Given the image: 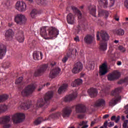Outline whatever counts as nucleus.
Masks as SVG:
<instances>
[{
	"instance_id": "4be33fe9",
	"label": "nucleus",
	"mask_w": 128,
	"mask_h": 128,
	"mask_svg": "<svg viewBox=\"0 0 128 128\" xmlns=\"http://www.w3.org/2000/svg\"><path fill=\"white\" fill-rule=\"evenodd\" d=\"M94 106L96 108L104 106H106V100L104 99L99 98L96 102Z\"/></svg>"
},
{
	"instance_id": "a211bd4d",
	"label": "nucleus",
	"mask_w": 128,
	"mask_h": 128,
	"mask_svg": "<svg viewBox=\"0 0 128 128\" xmlns=\"http://www.w3.org/2000/svg\"><path fill=\"white\" fill-rule=\"evenodd\" d=\"M16 38L19 42H24V32L20 31L16 34Z\"/></svg>"
},
{
	"instance_id": "6e6d98bb",
	"label": "nucleus",
	"mask_w": 128,
	"mask_h": 128,
	"mask_svg": "<svg viewBox=\"0 0 128 128\" xmlns=\"http://www.w3.org/2000/svg\"><path fill=\"white\" fill-rule=\"evenodd\" d=\"M120 116H118L117 117H116L115 120V122L118 123L120 121Z\"/></svg>"
},
{
	"instance_id": "680f3d73",
	"label": "nucleus",
	"mask_w": 128,
	"mask_h": 128,
	"mask_svg": "<svg viewBox=\"0 0 128 128\" xmlns=\"http://www.w3.org/2000/svg\"><path fill=\"white\" fill-rule=\"evenodd\" d=\"M74 40L75 42H80V37H78V36H76V38H74Z\"/></svg>"
},
{
	"instance_id": "4468645a",
	"label": "nucleus",
	"mask_w": 128,
	"mask_h": 128,
	"mask_svg": "<svg viewBox=\"0 0 128 128\" xmlns=\"http://www.w3.org/2000/svg\"><path fill=\"white\" fill-rule=\"evenodd\" d=\"M60 72V68H58V67H56L50 71L49 76L50 78H56Z\"/></svg>"
},
{
	"instance_id": "09e8293b",
	"label": "nucleus",
	"mask_w": 128,
	"mask_h": 128,
	"mask_svg": "<svg viewBox=\"0 0 128 128\" xmlns=\"http://www.w3.org/2000/svg\"><path fill=\"white\" fill-rule=\"evenodd\" d=\"M128 120H124V123L122 124V127L124 128H126L128 126Z\"/></svg>"
},
{
	"instance_id": "a878e982",
	"label": "nucleus",
	"mask_w": 128,
	"mask_h": 128,
	"mask_svg": "<svg viewBox=\"0 0 128 128\" xmlns=\"http://www.w3.org/2000/svg\"><path fill=\"white\" fill-rule=\"evenodd\" d=\"M88 92L90 98H96L98 95V90L94 88H90L88 90Z\"/></svg>"
},
{
	"instance_id": "bb28decb",
	"label": "nucleus",
	"mask_w": 128,
	"mask_h": 128,
	"mask_svg": "<svg viewBox=\"0 0 128 128\" xmlns=\"http://www.w3.org/2000/svg\"><path fill=\"white\" fill-rule=\"evenodd\" d=\"M5 36L8 40H12L14 36V32L12 29L8 30L5 33Z\"/></svg>"
},
{
	"instance_id": "f3484780",
	"label": "nucleus",
	"mask_w": 128,
	"mask_h": 128,
	"mask_svg": "<svg viewBox=\"0 0 128 128\" xmlns=\"http://www.w3.org/2000/svg\"><path fill=\"white\" fill-rule=\"evenodd\" d=\"M77 96L78 94L76 92H74L71 94L66 96L64 98V100L65 102H70L71 100H74Z\"/></svg>"
},
{
	"instance_id": "bf43d9fd",
	"label": "nucleus",
	"mask_w": 128,
	"mask_h": 128,
	"mask_svg": "<svg viewBox=\"0 0 128 128\" xmlns=\"http://www.w3.org/2000/svg\"><path fill=\"white\" fill-rule=\"evenodd\" d=\"M78 118L82 119V118H84V114H78Z\"/></svg>"
},
{
	"instance_id": "c9c22d12",
	"label": "nucleus",
	"mask_w": 128,
	"mask_h": 128,
	"mask_svg": "<svg viewBox=\"0 0 128 128\" xmlns=\"http://www.w3.org/2000/svg\"><path fill=\"white\" fill-rule=\"evenodd\" d=\"M8 98V94H3L2 96H0V102H4V100H6Z\"/></svg>"
},
{
	"instance_id": "9d476101",
	"label": "nucleus",
	"mask_w": 128,
	"mask_h": 128,
	"mask_svg": "<svg viewBox=\"0 0 128 128\" xmlns=\"http://www.w3.org/2000/svg\"><path fill=\"white\" fill-rule=\"evenodd\" d=\"M16 10L24 12L26 10V4L22 1H18L16 3Z\"/></svg>"
},
{
	"instance_id": "473e14b6",
	"label": "nucleus",
	"mask_w": 128,
	"mask_h": 128,
	"mask_svg": "<svg viewBox=\"0 0 128 128\" xmlns=\"http://www.w3.org/2000/svg\"><path fill=\"white\" fill-rule=\"evenodd\" d=\"M115 34L118 36H122L124 34V30L122 28H119L115 31Z\"/></svg>"
},
{
	"instance_id": "4c0bfd02",
	"label": "nucleus",
	"mask_w": 128,
	"mask_h": 128,
	"mask_svg": "<svg viewBox=\"0 0 128 128\" xmlns=\"http://www.w3.org/2000/svg\"><path fill=\"white\" fill-rule=\"evenodd\" d=\"M8 110V106L4 104H2L0 106V114L6 112Z\"/></svg>"
},
{
	"instance_id": "72a5a7b5",
	"label": "nucleus",
	"mask_w": 128,
	"mask_h": 128,
	"mask_svg": "<svg viewBox=\"0 0 128 128\" xmlns=\"http://www.w3.org/2000/svg\"><path fill=\"white\" fill-rule=\"evenodd\" d=\"M66 20L69 24H74L76 22V19L74 16H67Z\"/></svg>"
},
{
	"instance_id": "20e7f679",
	"label": "nucleus",
	"mask_w": 128,
	"mask_h": 128,
	"mask_svg": "<svg viewBox=\"0 0 128 128\" xmlns=\"http://www.w3.org/2000/svg\"><path fill=\"white\" fill-rule=\"evenodd\" d=\"M100 36L103 42H100V50L104 52V50H106V49L108 48V44L106 42L108 40L110 36H108V34L104 30H101L100 32Z\"/></svg>"
},
{
	"instance_id": "5701e85b",
	"label": "nucleus",
	"mask_w": 128,
	"mask_h": 128,
	"mask_svg": "<svg viewBox=\"0 0 128 128\" xmlns=\"http://www.w3.org/2000/svg\"><path fill=\"white\" fill-rule=\"evenodd\" d=\"M88 10L90 12V14L92 16H96V6L94 5H90L88 6Z\"/></svg>"
},
{
	"instance_id": "0e129e2a",
	"label": "nucleus",
	"mask_w": 128,
	"mask_h": 128,
	"mask_svg": "<svg viewBox=\"0 0 128 128\" xmlns=\"http://www.w3.org/2000/svg\"><path fill=\"white\" fill-rule=\"evenodd\" d=\"M96 36L97 38V40H100V32H98Z\"/></svg>"
},
{
	"instance_id": "603ef678",
	"label": "nucleus",
	"mask_w": 128,
	"mask_h": 128,
	"mask_svg": "<svg viewBox=\"0 0 128 128\" xmlns=\"http://www.w3.org/2000/svg\"><path fill=\"white\" fill-rule=\"evenodd\" d=\"M119 50L122 52H126V48H124L122 46H119Z\"/></svg>"
},
{
	"instance_id": "393cba45",
	"label": "nucleus",
	"mask_w": 128,
	"mask_h": 128,
	"mask_svg": "<svg viewBox=\"0 0 128 128\" xmlns=\"http://www.w3.org/2000/svg\"><path fill=\"white\" fill-rule=\"evenodd\" d=\"M106 72H108V66H106V64L104 63L100 68V76H104Z\"/></svg>"
},
{
	"instance_id": "c03bdc74",
	"label": "nucleus",
	"mask_w": 128,
	"mask_h": 128,
	"mask_svg": "<svg viewBox=\"0 0 128 128\" xmlns=\"http://www.w3.org/2000/svg\"><path fill=\"white\" fill-rule=\"evenodd\" d=\"M114 52H113L112 49H110L108 52V56L109 58H114Z\"/></svg>"
},
{
	"instance_id": "0eeeda50",
	"label": "nucleus",
	"mask_w": 128,
	"mask_h": 128,
	"mask_svg": "<svg viewBox=\"0 0 128 128\" xmlns=\"http://www.w3.org/2000/svg\"><path fill=\"white\" fill-rule=\"evenodd\" d=\"M25 118L26 116L24 114L22 113H17L12 116V118L14 124H20V122H22L24 121Z\"/></svg>"
},
{
	"instance_id": "412c9836",
	"label": "nucleus",
	"mask_w": 128,
	"mask_h": 128,
	"mask_svg": "<svg viewBox=\"0 0 128 128\" xmlns=\"http://www.w3.org/2000/svg\"><path fill=\"white\" fill-rule=\"evenodd\" d=\"M6 46L4 44L0 45V60L2 58L6 56Z\"/></svg>"
},
{
	"instance_id": "338daca9",
	"label": "nucleus",
	"mask_w": 128,
	"mask_h": 128,
	"mask_svg": "<svg viewBox=\"0 0 128 128\" xmlns=\"http://www.w3.org/2000/svg\"><path fill=\"white\" fill-rule=\"evenodd\" d=\"M95 124H96V122L92 121L91 122L90 126H94Z\"/></svg>"
},
{
	"instance_id": "f03ea898",
	"label": "nucleus",
	"mask_w": 128,
	"mask_h": 128,
	"mask_svg": "<svg viewBox=\"0 0 128 128\" xmlns=\"http://www.w3.org/2000/svg\"><path fill=\"white\" fill-rule=\"evenodd\" d=\"M54 96V92L49 91L46 94L44 99L40 98L37 101L36 104L34 106V108H42L44 106H48L50 104V100Z\"/></svg>"
},
{
	"instance_id": "3c124183",
	"label": "nucleus",
	"mask_w": 128,
	"mask_h": 128,
	"mask_svg": "<svg viewBox=\"0 0 128 128\" xmlns=\"http://www.w3.org/2000/svg\"><path fill=\"white\" fill-rule=\"evenodd\" d=\"M68 58L67 56H64L62 59V62H64V64H65V62H68Z\"/></svg>"
},
{
	"instance_id": "6e6552de",
	"label": "nucleus",
	"mask_w": 128,
	"mask_h": 128,
	"mask_svg": "<svg viewBox=\"0 0 128 128\" xmlns=\"http://www.w3.org/2000/svg\"><path fill=\"white\" fill-rule=\"evenodd\" d=\"M10 120V116H6L0 118V124H4V128H9L10 127V124H8Z\"/></svg>"
},
{
	"instance_id": "9b49d317",
	"label": "nucleus",
	"mask_w": 128,
	"mask_h": 128,
	"mask_svg": "<svg viewBox=\"0 0 128 128\" xmlns=\"http://www.w3.org/2000/svg\"><path fill=\"white\" fill-rule=\"evenodd\" d=\"M119 78H120V72L115 71L112 73L110 74L108 76V80H118Z\"/></svg>"
},
{
	"instance_id": "ea45409f",
	"label": "nucleus",
	"mask_w": 128,
	"mask_h": 128,
	"mask_svg": "<svg viewBox=\"0 0 128 128\" xmlns=\"http://www.w3.org/2000/svg\"><path fill=\"white\" fill-rule=\"evenodd\" d=\"M61 114L62 113L60 112H57L56 113L52 114L50 116V118H58V116H60Z\"/></svg>"
},
{
	"instance_id": "423d86ee",
	"label": "nucleus",
	"mask_w": 128,
	"mask_h": 128,
	"mask_svg": "<svg viewBox=\"0 0 128 128\" xmlns=\"http://www.w3.org/2000/svg\"><path fill=\"white\" fill-rule=\"evenodd\" d=\"M36 86V84H30L26 86L24 88L22 91L21 94L23 96H28L30 94H32L34 92Z\"/></svg>"
},
{
	"instance_id": "7ed1b4c3",
	"label": "nucleus",
	"mask_w": 128,
	"mask_h": 128,
	"mask_svg": "<svg viewBox=\"0 0 128 128\" xmlns=\"http://www.w3.org/2000/svg\"><path fill=\"white\" fill-rule=\"evenodd\" d=\"M120 92H122V88H118L112 92V96H115V98H112L109 102V106H116V104H118V102L120 100L122 96L119 94Z\"/></svg>"
},
{
	"instance_id": "ddd939ff",
	"label": "nucleus",
	"mask_w": 128,
	"mask_h": 128,
	"mask_svg": "<svg viewBox=\"0 0 128 128\" xmlns=\"http://www.w3.org/2000/svg\"><path fill=\"white\" fill-rule=\"evenodd\" d=\"M88 108L82 104H78L76 106V112L77 114L86 112Z\"/></svg>"
},
{
	"instance_id": "79ce46f5",
	"label": "nucleus",
	"mask_w": 128,
	"mask_h": 128,
	"mask_svg": "<svg viewBox=\"0 0 128 128\" xmlns=\"http://www.w3.org/2000/svg\"><path fill=\"white\" fill-rule=\"evenodd\" d=\"M100 2H101V4H103L104 8H108V0H100Z\"/></svg>"
},
{
	"instance_id": "e2e57ef3",
	"label": "nucleus",
	"mask_w": 128,
	"mask_h": 128,
	"mask_svg": "<svg viewBox=\"0 0 128 128\" xmlns=\"http://www.w3.org/2000/svg\"><path fill=\"white\" fill-rule=\"evenodd\" d=\"M110 116V115L108 114H106L103 116L104 120H106V118H108Z\"/></svg>"
},
{
	"instance_id": "39448f33",
	"label": "nucleus",
	"mask_w": 128,
	"mask_h": 128,
	"mask_svg": "<svg viewBox=\"0 0 128 128\" xmlns=\"http://www.w3.org/2000/svg\"><path fill=\"white\" fill-rule=\"evenodd\" d=\"M78 22H79L78 25L76 26V30L78 32V34L80 32L86 30L88 28V22L86 20L84 16H78Z\"/></svg>"
},
{
	"instance_id": "774afa93",
	"label": "nucleus",
	"mask_w": 128,
	"mask_h": 128,
	"mask_svg": "<svg viewBox=\"0 0 128 128\" xmlns=\"http://www.w3.org/2000/svg\"><path fill=\"white\" fill-rule=\"evenodd\" d=\"M117 66H122V62L118 61L117 62Z\"/></svg>"
},
{
	"instance_id": "4d7b16f0",
	"label": "nucleus",
	"mask_w": 128,
	"mask_h": 128,
	"mask_svg": "<svg viewBox=\"0 0 128 128\" xmlns=\"http://www.w3.org/2000/svg\"><path fill=\"white\" fill-rule=\"evenodd\" d=\"M110 7L112 8L114 4V0H110Z\"/></svg>"
},
{
	"instance_id": "7c9ffc66",
	"label": "nucleus",
	"mask_w": 128,
	"mask_h": 128,
	"mask_svg": "<svg viewBox=\"0 0 128 128\" xmlns=\"http://www.w3.org/2000/svg\"><path fill=\"white\" fill-rule=\"evenodd\" d=\"M68 86V84H63L58 90V94H62V92H64L66 90Z\"/></svg>"
},
{
	"instance_id": "f704fd0d",
	"label": "nucleus",
	"mask_w": 128,
	"mask_h": 128,
	"mask_svg": "<svg viewBox=\"0 0 128 128\" xmlns=\"http://www.w3.org/2000/svg\"><path fill=\"white\" fill-rule=\"evenodd\" d=\"M88 121H82L80 122V124H79V126H82V128H88Z\"/></svg>"
},
{
	"instance_id": "c85d7f7f",
	"label": "nucleus",
	"mask_w": 128,
	"mask_h": 128,
	"mask_svg": "<svg viewBox=\"0 0 128 128\" xmlns=\"http://www.w3.org/2000/svg\"><path fill=\"white\" fill-rule=\"evenodd\" d=\"M50 120V117L48 118H46V119L44 120V118H42L39 117L34 120V124H36V126H38V124H42V122H44H44L46 120Z\"/></svg>"
},
{
	"instance_id": "de8ad7c7",
	"label": "nucleus",
	"mask_w": 128,
	"mask_h": 128,
	"mask_svg": "<svg viewBox=\"0 0 128 128\" xmlns=\"http://www.w3.org/2000/svg\"><path fill=\"white\" fill-rule=\"evenodd\" d=\"M34 46H36V41H33L29 44V47L30 48H34Z\"/></svg>"
},
{
	"instance_id": "f8f14e48",
	"label": "nucleus",
	"mask_w": 128,
	"mask_h": 128,
	"mask_svg": "<svg viewBox=\"0 0 128 128\" xmlns=\"http://www.w3.org/2000/svg\"><path fill=\"white\" fill-rule=\"evenodd\" d=\"M82 70V62H77L74 66V67L72 70L73 74H78Z\"/></svg>"
},
{
	"instance_id": "6ab92c4d",
	"label": "nucleus",
	"mask_w": 128,
	"mask_h": 128,
	"mask_svg": "<svg viewBox=\"0 0 128 128\" xmlns=\"http://www.w3.org/2000/svg\"><path fill=\"white\" fill-rule=\"evenodd\" d=\"M94 41V36L92 35L87 34L84 38V42L86 44H92V42Z\"/></svg>"
},
{
	"instance_id": "864d4df0",
	"label": "nucleus",
	"mask_w": 128,
	"mask_h": 128,
	"mask_svg": "<svg viewBox=\"0 0 128 128\" xmlns=\"http://www.w3.org/2000/svg\"><path fill=\"white\" fill-rule=\"evenodd\" d=\"M114 126V122H110L108 123V128H112Z\"/></svg>"
},
{
	"instance_id": "5fc2aeb1",
	"label": "nucleus",
	"mask_w": 128,
	"mask_h": 128,
	"mask_svg": "<svg viewBox=\"0 0 128 128\" xmlns=\"http://www.w3.org/2000/svg\"><path fill=\"white\" fill-rule=\"evenodd\" d=\"M5 3L4 4L5 6H10V0H4Z\"/></svg>"
},
{
	"instance_id": "69168bd1",
	"label": "nucleus",
	"mask_w": 128,
	"mask_h": 128,
	"mask_svg": "<svg viewBox=\"0 0 128 128\" xmlns=\"http://www.w3.org/2000/svg\"><path fill=\"white\" fill-rule=\"evenodd\" d=\"M116 118V116H112V118H111V120H114L115 121Z\"/></svg>"
},
{
	"instance_id": "a18cd8bd",
	"label": "nucleus",
	"mask_w": 128,
	"mask_h": 128,
	"mask_svg": "<svg viewBox=\"0 0 128 128\" xmlns=\"http://www.w3.org/2000/svg\"><path fill=\"white\" fill-rule=\"evenodd\" d=\"M10 63L8 62H6L2 66L4 68H10Z\"/></svg>"
},
{
	"instance_id": "58836bf2",
	"label": "nucleus",
	"mask_w": 128,
	"mask_h": 128,
	"mask_svg": "<svg viewBox=\"0 0 128 128\" xmlns=\"http://www.w3.org/2000/svg\"><path fill=\"white\" fill-rule=\"evenodd\" d=\"M36 2L38 4L42 6L46 4H48V1L46 0H37Z\"/></svg>"
},
{
	"instance_id": "aec40b11",
	"label": "nucleus",
	"mask_w": 128,
	"mask_h": 128,
	"mask_svg": "<svg viewBox=\"0 0 128 128\" xmlns=\"http://www.w3.org/2000/svg\"><path fill=\"white\" fill-rule=\"evenodd\" d=\"M19 104L22 110H28L32 106V104L30 102H20Z\"/></svg>"
},
{
	"instance_id": "f257e3e1",
	"label": "nucleus",
	"mask_w": 128,
	"mask_h": 128,
	"mask_svg": "<svg viewBox=\"0 0 128 128\" xmlns=\"http://www.w3.org/2000/svg\"><path fill=\"white\" fill-rule=\"evenodd\" d=\"M40 34L45 40H50L58 35V30L54 27H42L40 29Z\"/></svg>"
},
{
	"instance_id": "1a4fd4ad",
	"label": "nucleus",
	"mask_w": 128,
	"mask_h": 128,
	"mask_svg": "<svg viewBox=\"0 0 128 128\" xmlns=\"http://www.w3.org/2000/svg\"><path fill=\"white\" fill-rule=\"evenodd\" d=\"M48 64H44L40 66L34 73V76H40L44 74L46 68H48Z\"/></svg>"
},
{
	"instance_id": "37998d69",
	"label": "nucleus",
	"mask_w": 128,
	"mask_h": 128,
	"mask_svg": "<svg viewBox=\"0 0 128 128\" xmlns=\"http://www.w3.org/2000/svg\"><path fill=\"white\" fill-rule=\"evenodd\" d=\"M128 84V77L125 78L124 80H121L118 82V84Z\"/></svg>"
},
{
	"instance_id": "e433bc0d",
	"label": "nucleus",
	"mask_w": 128,
	"mask_h": 128,
	"mask_svg": "<svg viewBox=\"0 0 128 128\" xmlns=\"http://www.w3.org/2000/svg\"><path fill=\"white\" fill-rule=\"evenodd\" d=\"M94 63L92 62H90L88 64V70H94Z\"/></svg>"
},
{
	"instance_id": "cd10ccee",
	"label": "nucleus",
	"mask_w": 128,
	"mask_h": 128,
	"mask_svg": "<svg viewBox=\"0 0 128 128\" xmlns=\"http://www.w3.org/2000/svg\"><path fill=\"white\" fill-rule=\"evenodd\" d=\"M110 14V12L106 10H100L98 12L99 16H108Z\"/></svg>"
},
{
	"instance_id": "2f4dec72",
	"label": "nucleus",
	"mask_w": 128,
	"mask_h": 128,
	"mask_svg": "<svg viewBox=\"0 0 128 128\" xmlns=\"http://www.w3.org/2000/svg\"><path fill=\"white\" fill-rule=\"evenodd\" d=\"M82 84V79H77L72 83V86L75 88V86H80Z\"/></svg>"
},
{
	"instance_id": "13d9d810",
	"label": "nucleus",
	"mask_w": 128,
	"mask_h": 128,
	"mask_svg": "<svg viewBox=\"0 0 128 128\" xmlns=\"http://www.w3.org/2000/svg\"><path fill=\"white\" fill-rule=\"evenodd\" d=\"M124 6L126 8H128V0H126L124 2Z\"/></svg>"
},
{
	"instance_id": "49530a36",
	"label": "nucleus",
	"mask_w": 128,
	"mask_h": 128,
	"mask_svg": "<svg viewBox=\"0 0 128 128\" xmlns=\"http://www.w3.org/2000/svg\"><path fill=\"white\" fill-rule=\"evenodd\" d=\"M22 82V77H20L16 80L15 84H20Z\"/></svg>"
},
{
	"instance_id": "dca6fc26",
	"label": "nucleus",
	"mask_w": 128,
	"mask_h": 128,
	"mask_svg": "<svg viewBox=\"0 0 128 128\" xmlns=\"http://www.w3.org/2000/svg\"><path fill=\"white\" fill-rule=\"evenodd\" d=\"M72 112V108L70 107H66L63 109L62 116L63 118H68L70 116V114Z\"/></svg>"
},
{
	"instance_id": "8fccbe9b",
	"label": "nucleus",
	"mask_w": 128,
	"mask_h": 128,
	"mask_svg": "<svg viewBox=\"0 0 128 128\" xmlns=\"http://www.w3.org/2000/svg\"><path fill=\"white\" fill-rule=\"evenodd\" d=\"M72 52L71 51H70L66 54V56L68 58H72Z\"/></svg>"
},
{
	"instance_id": "2eb2a0df",
	"label": "nucleus",
	"mask_w": 128,
	"mask_h": 128,
	"mask_svg": "<svg viewBox=\"0 0 128 128\" xmlns=\"http://www.w3.org/2000/svg\"><path fill=\"white\" fill-rule=\"evenodd\" d=\"M14 20L18 24H24L26 22V18L25 16H16Z\"/></svg>"
},
{
	"instance_id": "052dcab7",
	"label": "nucleus",
	"mask_w": 128,
	"mask_h": 128,
	"mask_svg": "<svg viewBox=\"0 0 128 128\" xmlns=\"http://www.w3.org/2000/svg\"><path fill=\"white\" fill-rule=\"evenodd\" d=\"M108 121H106L104 124V128H108Z\"/></svg>"
},
{
	"instance_id": "c756f323",
	"label": "nucleus",
	"mask_w": 128,
	"mask_h": 128,
	"mask_svg": "<svg viewBox=\"0 0 128 128\" xmlns=\"http://www.w3.org/2000/svg\"><path fill=\"white\" fill-rule=\"evenodd\" d=\"M71 8L73 12L76 16H82V12H80V10L78 8L74 6H72Z\"/></svg>"
},
{
	"instance_id": "b1692460",
	"label": "nucleus",
	"mask_w": 128,
	"mask_h": 128,
	"mask_svg": "<svg viewBox=\"0 0 128 128\" xmlns=\"http://www.w3.org/2000/svg\"><path fill=\"white\" fill-rule=\"evenodd\" d=\"M42 52L35 51L33 53V58L35 60H38L42 59Z\"/></svg>"
},
{
	"instance_id": "a19ab883",
	"label": "nucleus",
	"mask_w": 128,
	"mask_h": 128,
	"mask_svg": "<svg viewBox=\"0 0 128 128\" xmlns=\"http://www.w3.org/2000/svg\"><path fill=\"white\" fill-rule=\"evenodd\" d=\"M38 14H39L38 11L36 9L34 8L32 9V10L31 11L30 15L31 16H36Z\"/></svg>"
}]
</instances>
